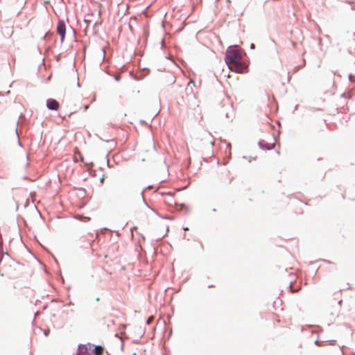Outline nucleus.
<instances>
[{"mask_svg": "<svg viewBox=\"0 0 355 355\" xmlns=\"http://www.w3.org/2000/svg\"><path fill=\"white\" fill-rule=\"evenodd\" d=\"M225 62L231 70L237 73H243L245 65L242 63V55L237 47L229 46L225 53Z\"/></svg>", "mask_w": 355, "mask_h": 355, "instance_id": "1", "label": "nucleus"}, {"mask_svg": "<svg viewBox=\"0 0 355 355\" xmlns=\"http://www.w3.org/2000/svg\"><path fill=\"white\" fill-rule=\"evenodd\" d=\"M57 32L60 36L61 42H62L64 40L66 33V24L64 21L60 20L57 25Z\"/></svg>", "mask_w": 355, "mask_h": 355, "instance_id": "2", "label": "nucleus"}, {"mask_svg": "<svg viewBox=\"0 0 355 355\" xmlns=\"http://www.w3.org/2000/svg\"><path fill=\"white\" fill-rule=\"evenodd\" d=\"M59 103L53 98H49L46 101V107L51 110H57L59 108Z\"/></svg>", "mask_w": 355, "mask_h": 355, "instance_id": "3", "label": "nucleus"}, {"mask_svg": "<svg viewBox=\"0 0 355 355\" xmlns=\"http://www.w3.org/2000/svg\"><path fill=\"white\" fill-rule=\"evenodd\" d=\"M259 146L261 148L265 150H270L274 147V144H269L266 143L264 140H261L259 142Z\"/></svg>", "mask_w": 355, "mask_h": 355, "instance_id": "4", "label": "nucleus"}, {"mask_svg": "<svg viewBox=\"0 0 355 355\" xmlns=\"http://www.w3.org/2000/svg\"><path fill=\"white\" fill-rule=\"evenodd\" d=\"M103 348L101 346L98 345L95 347L94 349V353L96 355H101L103 354Z\"/></svg>", "mask_w": 355, "mask_h": 355, "instance_id": "5", "label": "nucleus"}, {"mask_svg": "<svg viewBox=\"0 0 355 355\" xmlns=\"http://www.w3.org/2000/svg\"><path fill=\"white\" fill-rule=\"evenodd\" d=\"M87 351V347L86 345H80L78 347V353L83 354Z\"/></svg>", "mask_w": 355, "mask_h": 355, "instance_id": "6", "label": "nucleus"}, {"mask_svg": "<svg viewBox=\"0 0 355 355\" xmlns=\"http://www.w3.org/2000/svg\"><path fill=\"white\" fill-rule=\"evenodd\" d=\"M162 195H166L167 196H168L170 198V205H171L173 203V196L171 193H161Z\"/></svg>", "mask_w": 355, "mask_h": 355, "instance_id": "7", "label": "nucleus"}, {"mask_svg": "<svg viewBox=\"0 0 355 355\" xmlns=\"http://www.w3.org/2000/svg\"><path fill=\"white\" fill-rule=\"evenodd\" d=\"M154 318L153 316H150L149 317L147 320H146V323L147 324H150L153 320Z\"/></svg>", "mask_w": 355, "mask_h": 355, "instance_id": "8", "label": "nucleus"}, {"mask_svg": "<svg viewBox=\"0 0 355 355\" xmlns=\"http://www.w3.org/2000/svg\"><path fill=\"white\" fill-rule=\"evenodd\" d=\"M144 190H143L141 193V196H142V198L144 200V201H145V198H144Z\"/></svg>", "mask_w": 355, "mask_h": 355, "instance_id": "9", "label": "nucleus"}, {"mask_svg": "<svg viewBox=\"0 0 355 355\" xmlns=\"http://www.w3.org/2000/svg\"><path fill=\"white\" fill-rule=\"evenodd\" d=\"M26 159H27L26 166H28L29 165V162H28L29 157H28V155L26 156Z\"/></svg>", "mask_w": 355, "mask_h": 355, "instance_id": "10", "label": "nucleus"}, {"mask_svg": "<svg viewBox=\"0 0 355 355\" xmlns=\"http://www.w3.org/2000/svg\"><path fill=\"white\" fill-rule=\"evenodd\" d=\"M115 80H116V81H119V80H120V77H119V76H116V77H115Z\"/></svg>", "mask_w": 355, "mask_h": 355, "instance_id": "11", "label": "nucleus"}, {"mask_svg": "<svg viewBox=\"0 0 355 355\" xmlns=\"http://www.w3.org/2000/svg\"><path fill=\"white\" fill-rule=\"evenodd\" d=\"M254 47H255L254 44H251L250 48L251 49H254Z\"/></svg>", "mask_w": 355, "mask_h": 355, "instance_id": "12", "label": "nucleus"}, {"mask_svg": "<svg viewBox=\"0 0 355 355\" xmlns=\"http://www.w3.org/2000/svg\"><path fill=\"white\" fill-rule=\"evenodd\" d=\"M152 188H153V186L150 185V186L146 187V189H152Z\"/></svg>", "mask_w": 355, "mask_h": 355, "instance_id": "13", "label": "nucleus"}, {"mask_svg": "<svg viewBox=\"0 0 355 355\" xmlns=\"http://www.w3.org/2000/svg\"><path fill=\"white\" fill-rule=\"evenodd\" d=\"M184 230L187 231V230H189V228L188 227H184Z\"/></svg>", "mask_w": 355, "mask_h": 355, "instance_id": "14", "label": "nucleus"}]
</instances>
